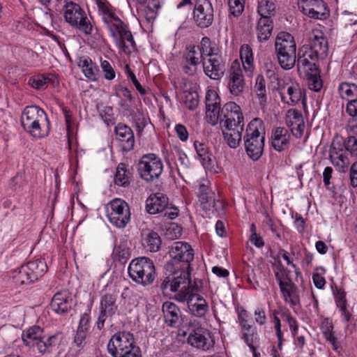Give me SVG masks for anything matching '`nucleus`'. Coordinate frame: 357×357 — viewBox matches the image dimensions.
Wrapping results in <instances>:
<instances>
[{"label":"nucleus","instance_id":"63","mask_svg":"<svg viewBox=\"0 0 357 357\" xmlns=\"http://www.w3.org/2000/svg\"><path fill=\"white\" fill-rule=\"evenodd\" d=\"M347 112L351 116H357V98H354L349 101Z\"/></svg>","mask_w":357,"mask_h":357},{"label":"nucleus","instance_id":"45","mask_svg":"<svg viewBox=\"0 0 357 357\" xmlns=\"http://www.w3.org/2000/svg\"><path fill=\"white\" fill-rule=\"evenodd\" d=\"M255 91L259 100L260 105L264 106L267 100L266 81L264 77L261 75H259L256 78Z\"/></svg>","mask_w":357,"mask_h":357},{"label":"nucleus","instance_id":"32","mask_svg":"<svg viewBox=\"0 0 357 357\" xmlns=\"http://www.w3.org/2000/svg\"><path fill=\"white\" fill-rule=\"evenodd\" d=\"M284 301L291 307L300 305V291L294 282L284 284L280 288Z\"/></svg>","mask_w":357,"mask_h":357},{"label":"nucleus","instance_id":"12","mask_svg":"<svg viewBox=\"0 0 357 357\" xmlns=\"http://www.w3.org/2000/svg\"><path fill=\"white\" fill-rule=\"evenodd\" d=\"M162 169L163 165L160 158L153 153L144 155L138 163L140 176L146 181L158 178Z\"/></svg>","mask_w":357,"mask_h":357},{"label":"nucleus","instance_id":"37","mask_svg":"<svg viewBox=\"0 0 357 357\" xmlns=\"http://www.w3.org/2000/svg\"><path fill=\"white\" fill-rule=\"evenodd\" d=\"M273 27V21L270 17H260L257 26V38L259 42L263 43L269 39Z\"/></svg>","mask_w":357,"mask_h":357},{"label":"nucleus","instance_id":"19","mask_svg":"<svg viewBox=\"0 0 357 357\" xmlns=\"http://www.w3.org/2000/svg\"><path fill=\"white\" fill-rule=\"evenodd\" d=\"M206 103V115L208 122L215 126L218 122L221 114L220 109V98L218 93L212 89L207 91L205 98Z\"/></svg>","mask_w":357,"mask_h":357},{"label":"nucleus","instance_id":"24","mask_svg":"<svg viewBox=\"0 0 357 357\" xmlns=\"http://www.w3.org/2000/svg\"><path fill=\"white\" fill-rule=\"evenodd\" d=\"M296 54V63L298 69L303 68L305 70L312 72L317 70L318 66L316 63L319 59L308 46L304 45L301 47Z\"/></svg>","mask_w":357,"mask_h":357},{"label":"nucleus","instance_id":"48","mask_svg":"<svg viewBox=\"0 0 357 357\" xmlns=\"http://www.w3.org/2000/svg\"><path fill=\"white\" fill-rule=\"evenodd\" d=\"M340 96L345 99L357 98V85L353 83H342L338 88Z\"/></svg>","mask_w":357,"mask_h":357},{"label":"nucleus","instance_id":"47","mask_svg":"<svg viewBox=\"0 0 357 357\" xmlns=\"http://www.w3.org/2000/svg\"><path fill=\"white\" fill-rule=\"evenodd\" d=\"M50 82L53 83L50 77L40 74L32 76L29 79V84L37 90L46 89Z\"/></svg>","mask_w":357,"mask_h":357},{"label":"nucleus","instance_id":"5","mask_svg":"<svg viewBox=\"0 0 357 357\" xmlns=\"http://www.w3.org/2000/svg\"><path fill=\"white\" fill-rule=\"evenodd\" d=\"M107 351L113 357H142L133 334L128 331L114 334L107 344Z\"/></svg>","mask_w":357,"mask_h":357},{"label":"nucleus","instance_id":"27","mask_svg":"<svg viewBox=\"0 0 357 357\" xmlns=\"http://www.w3.org/2000/svg\"><path fill=\"white\" fill-rule=\"evenodd\" d=\"M162 311L165 324L175 328L181 324V311L174 303L166 301L162 304Z\"/></svg>","mask_w":357,"mask_h":357},{"label":"nucleus","instance_id":"6","mask_svg":"<svg viewBox=\"0 0 357 357\" xmlns=\"http://www.w3.org/2000/svg\"><path fill=\"white\" fill-rule=\"evenodd\" d=\"M169 253L172 259L165 265L167 271L172 273L176 269L191 271L190 262L194 259V250L188 243L174 242Z\"/></svg>","mask_w":357,"mask_h":357},{"label":"nucleus","instance_id":"62","mask_svg":"<svg viewBox=\"0 0 357 357\" xmlns=\"http://www.w3.org/2000/svg\"><path fill=\"white\" fill-rule=\"evenodd\" d=\"M90 312L91 310L88 309L87 312H85L80 318L78 328L83 329L88 331L90 321Z\"/></svg>","mask_w":357,"mask_h":357},{"label":"nucleus","instance_id":"17","mask_svg":"<svg viewBox=\"0 0 357 357\" xmlns=\"http://www.w3.org/2000/svg\"><path fill=\"white\" fill-rule=\"evenodd\" d=\"M117 296L115 294H105L100 298L99 315L96 322L98 330L104 327L107 318L112 317L118 310Z\"/></svg>","mask_w":357,"mask_h":357},{"label":"nucleus","instance_id":"14","mask_svg":"<svg viewBox=\"0 0 357 357\" xmlns=\"http://www.w3.org/2000/svg\"><path fill=\"white\" fill-rule=\"evenodd\" d=\"M214 10L209 0H196L193 9V20L202 29L210 26L213 22Z\"/></svg>","mask_w":357,"mask_h":357},{"label":"nucleus","instance_id":"60","mask_svg":"<svg viewBox=\"0 0 357 357\" xmlns=\"http://www.w3.org/2000/svg\"><path fill=\"white\" fill-rule=\"evenodd\" d=\"M334 294L337 306L338 307H345L347 304L345 292L342 289H337L336 292H335Z\"/></svg>","mask_w":357,"mask_h":357},{"label":"nucleus","instance_id":"41","mask_svg":"<svg viewBox=\"0 0 357 357\" xmlns=\"http://www.w3.org/2000/svg\"><path fill=\"white\" fill-rule=\"evenodd\" d=\"M119 45L123 49L125 52H130V50H128V46L126 45V42L127 41L130 45L132 47H135V42L134 38L130 32V31L128 29L127 25H125V27L121 29V31L118 35V39H116Z\"/></svg>","mask_w":357,"mask_h":357},{"label":"nucleus","instance_id":"51","mask_svg":"<svg viewBox=\"0 0 357 357\" xmlns=\"http://www.w3.org/2000/svg\"><path fill=\"white\" fill-rule=\"evenodd\" d=\"M242 333V339L255 354L258 342V335L255 330L245 331Z\"/></svg>","mask_w":357,"mask_h":357},{"label":"nucleus","instance_id":"7","mask_svg":"<svg viewBox=\"0 0 357 357\" xmlns=\"http://www.w3.org/2000/svg\"><path fill=\"white\" fill-rule=\"evenodd\" d=\"M128 271L130 278L143 286L152 284L156 275L153 261L146 257L132 259L129 264Z\"/></svg>","mask_w":357,"mask_h":357},{"label":"nucleus","instance_id":"11","mask_svg":"<svg viewBox=\"0 0 357 357\" xmlns=\"http://www.w3.org/2000/svg\"><path fill=\"white\" fill-rule=\"evenodd\" d=\"M107 215L112 225L124 228L130 218L129 206L121 199H114L107 206Z\"/></svg>","mask_w":357,"mask_h":357},{"label":"nucleus","instance_id":"42","mask_svg":"<svg viewBox=\"0 0 357 357\" xmlns=\"http://www.w3.org/2000/svg\"><path fill=\"white\" fill-rule=\"evenodd\" d=\"M273 270L275 279L278 282L280 288L286 284L293 282L290 277L291 271L285 268L281 263L276 265Z\"/></svg>","mask_w":357,"mask_h":357},{"label":"nucleus","instance_id":"28","mask_svg":"<svg viewBox=\"0 0 357 357\" xmlns=\"http://www.w3.org/2000/svg\"><path fill=\"white\" fill-rule=\"evenodd\" d=\"M291 134L283 127H277L272 130L271 145L273 148L281 152L287 149L290 144Z\"/></svg>","mask_w":357,"mask_h":357},{"label":"nucleus","instance_id":"13","mask_svg":"<svg viewBox=\"0 0 357 357\" xmlns=\"http://www.w3.org/2000/svg\"><path fill=\"white\" fill-rule=\"evenodd\" d=\"M219 121L222 128H238L244 127L243 116L241 107L234 102L226 103L221 110Z\"/></svg>","mask_w":357,"mask_h":357},{"label":"nucleus","instance_id":"1","mask_svg":"<svg viewBox=\"0 0 357 357\" xmlns=\"http://www.w3.org/2000/svg\"><path fill=\"white\" fill-rule=\"evenodd\" d=\"M191 271L174 270L165 278L160 287L165 291L175 292L174 298L178 302H186L199 291L202 282L195 280L193 284L190 279Z\"/></svg>","mask_w":357,"mask_h":357},{"label":"nucleus","instance_id":"56","mask_svg":"<svg viewBox=\"0 0 357 357\" xmlns=\"http://www.w3.org/2000/svg\"><path fill=\"white\" fill-rule=\"evenodd\" d=\"M100 116L107 126L114 124L113 109L111 107H106L100 112Z\"/></svg>","mask_w":357,"mask_h":357},{"label":"nucleus","instance_id":"31","mask_svg":"<svg viewBox=\"0 0 357 357\" xmlns=\"http://www.w3.org/2000/svg\"><path fill=\"white\" fill-rule=\"evenodd\" d=\"M186 303L190 312L197 317H203L208 310L207 302L197 293L192 296Z\"/></svg>","mask_w":357,"mask_h":357},{"label":"nucleus","instance_id":"16","mask_svg":"<svg viewBox=\"0 0 357 357\" xmlns=\"http://www.w3.org/2000/svg\"><path fill=\"white\" fill-rule=\"evenodd\" d=\"M298 8L308 17L324 20L329 15V10L323 0H298Z\"/></svg>","mask_w":357,"mask_h":357},{"label":"nucleus","instance_id":"21","mask_svg":"<svg viewBox=\"0 0 357 357\" xmlns=\"http://www.w3.org/2000/svg\"><path fill=\"white\" fill-rule=\"evenodd\" d=\"M202 53L199 46H190L183 55L182 68L188 75H193L197 73V67L202 61Z\"/></svg>","mask_w":357,"mask_h":357},{"label":"nucleus","instance_id":"10","mask_svg":"<svg viewBox=\"0 0 357 357\" xmlns=\"http://www.w3.org/2000/svg\"><path fill=\"white\" fill-rule=\"evenodd\" d=\"M197 195L201 207L206 213L211 211L214 214L222 210L223 203L215 198V194L210 188L208 181L202 179L198 181Z\"/></svg>","mask_w":357,"mask_h":357},{"label":"nucleus","instance_id":"2","mask_svg":"<svg viewBox=\"0 0 357 357\" xmlns=\"http://www.w3.org/2000/svg\"><path fill=\"white\" fill-rule=\"evenodd\" d=\"M24 130L34 138H42L49 132V120L45 112L36 105L26 106L21 114Z\"/></svg>","mask_w":357,"mask_h":357},{"label":"nucleus","instance_id":"36","mask_svg":"<svg viewBox=\"0 0 357 357\" xmlns=\"http://www.w3.org/2000/svg\"><path fill=\"white\" fill-rule=\"evenodd\" d=\"M60 335L59 334L47 336L45 334L36 345L38 352L41 354H47L52 352L53 349L60 344Z\"/></svg>","mask_w":357,"mask_h":357},{"label":"nucleus","instance_id":"55","mask_svg":"<svg viewBox=\"0 0 357 357\" xmlns=\"http://www.w3.org/2000/svg\"><path fill=\"white\" fill-rule=\"evenodd\" d=\"M344 145L351 155L357 156V137L351 136L344 141Z\"/></svg>","mask_w":357,"mask_h":357},{"label":"nucleus","instance_id":"43","mask_svg":"<svg viewBox=\"0 0 357 357\" xmlns=\"http://www.w3.org/2000/svg\"><path fill=\"white\" fill-rule=\"evenodd\" d=\"M240 56L244 69L246 71L252 72L254 67L253 54L251 47L248 45H242L241 47Z\"/></svg>","mask_w":357,"mask_h":357},{"label":"nucleus","instance_id":"57","mask_svg":"<svg viewBox=\"0 0 357 357\" xmlns=\"http://www.w3.org/2000/svg\"><path fill=\"white\" fill-rule=\"evenodd\" d=\"M282 316L288 323L292 335L295 337L297 335L298 330V326L296 319L287 312L283 313Z\"/></svg>","mask_w":357,"mask_h":357},{"label":"nucleus","instance_id":"58","mask_svg":"<svg viewBox=\"0 0 357 357\" xmlns=\"http://www.w3.org/2000/svg\"><path fill=\"white\" fill-rule=\"evenodd\" d=\"M126 73L128 75V77L130 78L132 84H134V86H135L136 89L139 91V93L141 94V95H145L146 91V90L142 87V86L140 84V83L139 82V81L137 80L135 75L134 74V73L132 71V70L130 68L129 66L128 65H126Z\"/></svg>","mask_w":357,"mask_h":357},{"label":"nucleus","instance_id":"35","mask_svg":"<svg viewBox=\"0 0 357 357\" xmlns=\"http://www.w3.org/2000/svg\"><path fill=\"white\" fill-rule=\"evenodd\" d=\"M319 59H324L328 53V42L323 36H314L309 45H306Z\"/></svg>","mask_w":357,"mask_h":357},{"label":"nucleus","instance_id":"20","mask_svg":"<svg viewBox=\"0 0 357 357\" xmlns=\"http://www.w3.org/2000/svg\"><path fill=\"white\" fill-rule=\"evenodd\" d=\"M204 71L206 75L214 80H218L223 77L226 68L222 58L218 55H211L207 59L202 61Z\"/></svg>","mask_w":357,"mask_h":357},{"label":"nucleus","instance_id":"49","mask_svg":"<svg viewBox=\"0 0 357 357\" xmlns=\"http://www.w3.org/2000/svg\"><path fill=\"white\" fill-rule=\"evenodd\" d=\"M275 5L269 0H261L259 3L258 13L261 17H270L275 13Z\"/></svg>","mask_w":357,"mask_h":357},{"label":"nucleus","instance_id":"38","mask_svg":"<svg viewBox=\"0 0 357 357\" xmlns=\"http://www.w3.org/2000/svg\"><path fill=\"white\" fill-rule=\"evenodd\" d=\"M243 128H222V135L227 145L231 149L237 148L242 139Z\"/></svg>","mask_w":357,"mask_h":357},{"label":"nucleus","instance_id":"46","mask_svg":"<svg viewBox=\"0 0 357 357\" xmlns=\"http://www.w3.org/2000/svg\"><path fill=\"white\" fill-rule=\"evenodd\" d=\"M308 87L310 90L319 92L323 87V82L319 75V70H314L313 72L310 71L307 73Z\"/></svg>","mask_w":357,"mask_h":357},{"label":"nucleus","instance_id":"64","mask_svg":"<svg viewBox=\"0 0 357 357\" xmlns=\"http://www.w3.org/2000/svg\"><path fill=\"white\" fill-rule=\"evenodd\" d=\"M350 183L353 187H357V161L350 167Z\"/></svg>","mask_w":357,"mask_h":357},{"label":"nucleus","instance_id":"61","mask_svg":"<svg viewBox=\"0 0 357 357\" xmlns=\"http://www.w3.org/2000/svg\"><path fill=\"white\" fill-rule=\"evenodd\" d=\"M116 254L118 256L119 261L124 264L130 257V253L126 248L123 246H118L116 248Z\"/></svg>","mask_w":357,"mask_h":357},{"label":"nucleus","instance_id":"54","mask_svg":"<svg viewBox=\"0 0 357 357\" xmlns=\"http://www.w3.org/2000/svg\"><path fill=\"white\" fill-rule=\"evenodd\" d=\"M228 5L231 14H232L234 17L239 16L243 11V0H229Z\"/></svg>","mask_w":357,"mask_h":357},{"label":"nucleus","instance_id":"8","mask_svg":"<svg viewBox=\"0 0 357 357\" xmlns=\"http://www.w3.org/2000/svg\"><path fill=\"white\" fill-rule=\"evenodd\" d=\"M65 21L85 35L92 33L93 26L83 8L77 3L68 1L63 7Z\"/></svg>","mask_w":357,"mask_h":357},{"label":"nucleus","instance_id":"29","mask_svg":"<svg viewBox=\"0 0 357 357\" xmlns=\"http://www.w3.org/2000/svg\"><path fill=\"white\" fill-rule=\"evenodd\" d=\"M71 305L72 298L66 291L56 293L50 303L52 309L58 314L66 313L71 308Z\"/></svg>","mask_w":357,"mask_h":357},{"label":"nucleus","instance_id":"52","mask_svg":"<svg viewBox=\"0 0 357 357\" xmlns=\"http://www.w3.org/2000/svg\"><path fill=\"white\" fill-rule=\"evenodd\" d=\"M199 47L200 53H202V60L204 59V56L210 57L211 55H215L213 52V47H211V42L209 38L203 37L201 40Z\"/></svg>","mask_w":357,"mask_h":357},{"label":"nucleus","instance_id":"39","mask_svg":"<svg viewBox=\"0 0 357 357\" xmlns=\"http://www.w3.org/2000/svg\"><path fill=\"white\" fill-rule=\"evenodd\" d=\"M143 245L149 251L152 252H158L161 246L162 241L159 234L153 231H148L144 234Z\"/></svg>","mask_w":357,"mask_h":357},{"label":"nucleus","instance_id":"59","mask_svg":"<svg viewBox=\"0 0 357 357\" xmlns=\"http://www.w3.org/2000/svg\"><path fill=\"white\" fill-rule=\"evenodd\" d=\"M101 68L105 74V78L107 80H112L115 77V71L109 61L105 60L101 61Z\"/></svg>","mask_w":357,"mask_h":357},{"label":"nucleus","instance_id":"18","mask_svg":"<svg viewBox=\"0 0 357 357\" xmlns=\"http://www.w3.org/2000/svg\"><path fill=\"white\" fill-rule=\"evenodd\" d=\"M187 341L191 346L204 351L209 350L215 344L211 333L202 327L194 328L190 333Z\"/></svg>","mask_w":357,"mask_h":357},{"label":"nucleus","instance_id":"15","mask_svg":"<svg viewBox=\"0 0 357 357\" xmlns=\"http://www.w3.org/2000/svg\"><path fill=\"white\" fill-rule=\"evenodd\" d=\"M329 158L332 164L339 172H346L347 171L350 161L342 138L333 139L330 148Z\"/></svg>","mask_w":357,"mask_h":357},{"label":"nucleus","instance_id":"50","mask_svg":"<svg viewBox=\"0 0 357 357\" xmlns=\"http://www.w3.org/2000/svg\"><path fill=\"white\" fill-rule=\"evenodd\" d=\"M184 103L190 110H195L199 105V95L195 91H184Z\"/></svg>","mask_w":357,"mask_h":357},{"label":"nucleus","instance_id":"33","mask_svg":"<svg viewBox=\"0 0 357 357\" xmlns=\"http://www.w3.org/2000/svg\"><path fill=\"white\" fill-rule=\"evenodd\" d=\"M79 67L82 68L85 77L91 81H97L99 77V69L95 63L89 56H81L77 62Z\"/></svg>","mask_w":357,"mask_h":357},{"label":"nucleus","instance_id":"30","mask_svg":"<svg viewBox=\"0 0 357 357\" xmlns=\"http://www.w3.org/2000/svg\"><path fill=\"white\" fill-rule=\"evenodd\" d=\"M194 147L197 157L204 169H212L214 167L215 158L208 146L204 143L195 141L194 142Z\"/></svg>","mask_w":357,"mask_h":357},{"label":"nucleus","instance_id":"22","mask_svg":"<svg viewBox=\"0 0 357 357\" xmlns=\"http://www.w3.org/2000/svg\"><path fill=\"white\" fill-rule=\"evenodd\" d=\"M116 139L120 143L123 151L128 152L134 149L135 135L132 130L128 126L119 123L114 128Z\"/></svg>","mask_w":357,"mask_h":357},{"label":"nucleus","instance_id":"23","mask_svg":"<svg viewBox=\"0 0 357 357\" xmlns=\"http://www.w3.org/2000/svg\"><path fill=\"white\" fill-rule=\"evenodd\" d=\"M228 88L229 92L236 96H240L244 91L245 80L239 63H234L229 75Z\"/></svg>","mask_w":357,"mask_h":357},{"label":"nucleus","instance_id":"53","mask_svg":"<svg viewBox=\"0 0 357 357\" xmlns=\"http://www.w3.org/2000/svg\"><path fill=\"white\" fill-rule=\"evenodd\" d=\"M126 24L119 18H116V21H113L107 24V27L109 30L112 36L114 39H118V35L121 31Z\"/></svg>","mask_w":357,"mask_h":357},{"label":"nucleus","instance_id":"40","mask_svg":"<svg viewBox=\"0 0 357 357\" xmlns=\"http://www.w3.org/2000/svg\"><path fill=\"white\" fill-rule=\"evenodd\" d=\"M287 93L289 96V100H286L287 97L282 93H280V96L282 100L288 105H296L303 97V91L298 84L287 86Z\"/></svg>","mask_w":357,"mask_h":357},{"label":"nucleus","instance_id":"26","mask_svg":"<svg viewBox=\"0 0 357 357\" xmlns=\"http://www.w3.org/2000/svg\"><path fill=\"white\" fill-rule=\"evenodd\" d=\"M286 124L296 138H301L304 132L305 123L301 112L289 109L286 114Z\"/></svg>","mask_w":357,"mask_h":357},{"label":"nucleus","instance_id":"44","mask_svg":"<svg viewBox=\"0 0 357 357\" xmlns=\"http://www.w3.org/2000/svg\"><path fill=\"white\" fill-rule=\"evenodd\" d=\"M114 182L119 186L126 187L130 183V172L126 169L124 163H120L117 168L114 177Z\"/></svg>","mask_w":357,"mask_h":357},{"label":"nucleus","instance_id":"4","mask_svg":"<svg viewBox=\"0 0 357 357\" xmlns=\"http://www.w3.org/2000/svg\"><path fill=\"white\" fill-rule=\"evenodd\" d=\"M275 54L280 67L284 70L293 68L296 63V44L294 37L287 32H280L275 40Z\"/></svg>","mask_w":357,"mask_h":357},{"label":"nucleus","instance_id":"9","mask_svg":"<svg viewBox=\"0 0 357 357\" xmlns=\"http://www.w3.org/2000/svg\"><path fill=\"white\" fill-rule=\"evenodd\" d=\"M47 270V266L43 260L29 261L15 272L13 279L16 284H30L41 278Z\"/></svg>","mask_w":357,"mask_h":357},{"label":"nucleus","instance_id":"25","mask_svg":"<svg viewBox=\"0 0 357 357\" xmlns=\"http://www.w3.org/2000/svg\"><path fill=\"white\" fill-rule=\"evenodd\" d=\"M169 198L167 196L160 192L151 194L146 201V209L149 214H157L163 213L168 208Z\"/></svg>","mask_w":357,"mask_h":357},{"label":"nucleus","instance_id":"34","mask_svg":"<svg viewBox=\"0 0 357 357\" xmlns=\"http://www.w3.org/2000/svg\"><path fill=\"white\" fill-rule=\"evenodd\" d=\"M45 335L44 330L38 326L30 327L26 331H24L22 335V339L24 344L27 347H36Z\"/></svg>","mask_w":357,"mask_h":357},{"label":"nucleus","instance_id":"3","mask_svg":"<svg viewBox=\"0 0 357 357\" xmlns=\"http://www.w3.org/2000/svg\"><path fill=\"white\" fill-rule=\"evenodd\" d=\"M265 141L263 121L254 119L248 125L244 136V144L248 156L253 160H259L262 155Z\"/></svg>","mask_w":357,"mask_h":357}]
</instances>
